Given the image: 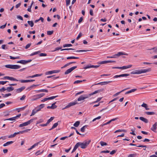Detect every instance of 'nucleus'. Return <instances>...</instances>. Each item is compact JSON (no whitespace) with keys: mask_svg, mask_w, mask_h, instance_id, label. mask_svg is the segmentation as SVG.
<instances>
[{"mask_svg":"<svg viewBox=\"0 0 157 157\" xmlns=\"http://www.w3.org/2000/svg\"><path fill=\"white\" fill-rule=\"evenodd\" d=\"M104 90V89L102 88L97 90H96L94 91V92H92L90 94L88 95H87L86 94L82 95L80 96L77 99V100L78 101H80L83 100H84V99H86L88 97H90V96L92 95L95 94L97 93H100L101 92H102Z\"/></svg>","mask_w":157,"mask_h":157,"instance_id":"f257e3e1","label":"nucleus"},{"mask_svg":"<svg viewBox=\"0 0 157 157\" xmlns=\"http://www.w3.org/2000/svg\"><path fill=\"white\" fill-rule=\"evenodd\" d=\"M90 142L91 140H90L87 141H85L82 143L78 142L76 144L77 145L78 147L80 146L82 148L85 149L87 147Z\"/></svg>","mask_w":157,"mask_h":157,"instance_id":"f03ea898","label":"nucleus"},{"mask_svg":"<svg viewBox=\"0 0 157 157\" xmlns=\"http://www.w3.org/2000/svg\"><path fill=\"white\" fill-rule=\"evenodd\" d=\"M150 71V69L136 70L132 72L131 74H140Z\"/></svg>","mask_w":157,"mask_h":157,"instance_id":"7ed1b4c3","label":"nucleus"},{"mask_svg":"<svg viewBox=\"0 0 157 157\" xmlns=\"http://www.w3.org/2000/svg\"><path fill=\"white\" fill-rule=\"evenodd\" d=\"M5 67L10 69H17L20 68L21 67L20 66L16 65L7 64L5 65Z\"/></svg>","mask_w":157,"mask_h":157,"instance_id":"20e7f679","label":"nucleus"},{"mask_svg":"<svg viewBox=\"0 0 157 157\" xmlns=\"http://www.w3.org/2000/svg\"><path fill=\"white\" fill-rule=\"evenodd\" d=\"M78 104V103L76 101H75L74 102H72L69 103L68 105H66L65 107L63 108L62 109L63 110H64V109H67L68 108H70L71 106H74L77 104Z\"/></svg>","mask_w":157,"mask_h":157,"instance_id":"39448f33","label":"nucleus"},{"mask_svg":"<svg viewBox=\"0 0 157 157\" xmlns=\"http://www.w3.org/2000/svg\"><path fill=\"white\" fill-rule=\"evenodd\" d=\"M77 68V66H74L66 70V71L65 72V74L67 75L69 74Z\"/></svg>","mask_w":157,"mask_h":157,"instance_id":"423d86ee","label":"nucleus"},{"mask_svg":"<svg viewBox=\"0 0 157 157\" xmlns=\"http://www.w3.org/2000/svg\"><path fill=\"white\" fill-rule=\"evenodd\" d=\"M32 59H29L28 60H21L19 61H18L17 63H20L23 64H25L31 62L32 61Z\"/></svg>","mask_w":157,"mask_h":157,"instance_id":"0eeeda50","label":"nucleus"},{"mask_svg":"<svg viewBox=\"0 0 157 157\" xmlns=\"http://www.w3.org/2000/svg\"><path fill=\"white\" fill-rule=\"evenodd\" d=\"M59 70H55L51 71H49L46 72L45 73L46 75H51L53 73H57L60 72Z\"/></svg>","mask_w":157,"mask_h":157,"instance_id":"6e6552de","label":"nucleus"},{"mask_svg":"<svg viewBox=\"0 0 157 157\" xmlns=\"http://www.w3.org/2000/svg\"><path fill=\"white\" fill-rule=\"evenodd\" d=\"M57 97H58V96L57 95V96H56L51 97H48V98H45L44 99L42 100H41V101L42 102H44L46 101H47L48 100H52V99H53L56 98Z\"/></svg>","mask_w":157,"mask_h":157,"instance_id":"1a4fd4ad","label":"nucleus"},{"mask_svg":"<svg viewBox=\"0 0 157 157\" xmlns=\"http://www.w3.org/2000/svg\"><path fill=\"white\" fill-rule=\"evenodd\" d=\"M21 116V114H20L17 115L16 116L10 118H9L5 119L4 121L10 120V121H14L16 120L17 117H19Z\"/></svg>","mask_w":157,"mask_h":157,"instance_id":"9d476101","label":"nucleus"},{"mask_svg":"<svg viewBox=\"0 0 157 157\" xmlns=\"http://www.w3.org/2000/svg\"><path fill=\"white\" fill-rule=\"evenodd\" d=\"M112 81H105L104 82H100L95 84V85H104L108 84L109 83L111 82Z\"/></svg>","mask_w":157,"mask_h":157,"instance_id":"9b49d317","label":"nucleus"},{"mask_svg":"<svg viewBox=\"0 0 157 157\" xmlns=\"http://www.w3.org/2000/svg\"><path fill=\"white\" fill-rule=\"evenodd\" d=\"M129 75L128 74H121L119 75H116L113 77V78H117L118 77H126L129 76Z\"/></svg>","mask_w":157,"mask_h":157,"instance_id":"f8f14e48","label":"nucleus"},{"mask_svg":"<svg viewBox=\"0 0 157 157\" xmlns=\"http://www.w3.org/2000/svg\"><path fill=\"white\" fill-rule=\"evenodd\" d=\"M157 122L155 123L152 125V127L151 128V130L152 131L155 132L157 129Z\"/></svg>","mask_w":157,"mask_h":157,"instance_id":"ddd939ff","label":"nucleus"},{"mask_svg":"<svg viewBox=\"0 0 157 157\" xmlns=\"http://www.w3.org/2000/svg\"><path fill=\"white\" fill-rule=\"evenodd\" d=\"M44 106V104H41L37 107H36L35 109H36L37 111L38 112L39 111H40L43 108Z\"/></svg>","mask_w":157,"mask_h":157,"instance_id":"4468645a","label":"nucleus"},{"mask_svg":"<svg viewBox=\"0 0 157 157\" xmlns=\"http://www.w3.org/2000/svg\"><path fill=\"white\" fill-rule=\"evenodd\" d=\"M35 80L33 79H29V80H20L18 81H20L21 83H25L32 82L35 81Z\"/></svg>","mask_w":157,"mask_h":157,"instance_id":"2eb2a0df","label":"nucleus"},{"mask_svg":"<svg viewBox=\"0 0 157 157\" xmlns=\"http://www.w3.org/2000/svg\"><path fill=\"white\" fill-rule=\"evenodd\" d=\"M25 87L24 86L21 87V88L17 89L16 90V91L17 93L21 92L23 90H24Z\"/></svg>","mask_w":157,"mask_h":157,"instance_id":"dca6fc26","label":"nucleus"},{"mask_svg":"<svg viewBox=\"0 0 157 157\" xmlns=\"http://www.w3.org/2000/svg\"><path fill=\"white\" fill-rule=\"evenodd\" d=\"M127 55L128 54L126 53H123V52H118L117 54H116V56L119 57L121 55Z\"/></svg>","mask_w":157,"mask_h":157,"instance_id":"f3484780","label":"nucleus"},{"mask_svg":"<svg viewBox=\"0 0 157 157\" xmlns=\"http://www.w3.org/2000/svg\"><path fill=\"white\" fill-rule=\"evenodd\" d=\"M41 142V141H40L38 142H37L35 144L33 145L30 148H29L28 149V150H30L32 149L33 148L35 147L36 146H37Z\"/></svg>","mask_w":157,"mask_h":157,"instance_id":"a211bd4d","label":"nucleus"},{"mask_svg":"<svg viewBox=\"0 0 157 157\" xmlns=\"http://www.w3.org/2000/svg\"><path fill=\"white\" fill-rule=\"evenodd\" d=\"M139 119L140 120H141V121H143L144 122L146 123H147L148 122V120L147 119L145 118L144 117H140L139 118Z\"/></svg>","mask_w":157,"mask_h":157,"instance_id":"6ab92c4d","label":"nucleus"},{"mask_svg":"<svg viewBox=\"0 0 157 157\" xmlns=\"http://www.w3.org/2000/svg\"><path fill=\"white\" fill-rule=\"evenodd\" d=\"M128 89V88H126V89H125L122 90L121 91L117 92L116 94H114L113 95V97H115L117 96L118 95H119L121 93L124 91V90H127Z\"/></svg>","mask_w":157,"mask_h":157,"instance_id":"aec40b11","label":"nucleus"},{"mask_svg":"<svg viewBox=\"0 0 157 157\" xmlns=\"http://www.w3.org/2000/svg\"><path fill=\"white\" fill-rule=\"evenodd\" d=\"M45 95V94L44 93H41L35 95L34 96L37 97L38 98H39L42 97H43Z\"/></svg>","mask_w":157,"mask_h":157,"instance_id":"412c9836","label":"nucleus"},{"mask_svg":"<svg viewBox=\"0 0 157 157\" xmlns=\"http://www.w3.org/2000/svg\"><path fill=\"white\" fill-rule=\"evenodd\" d=\"M33 119H32L26 122H24L25 123V125L27 126L30 124L31 123L33 122Z\"/></svg>","mask_w":157,"mask_h":157,"instance_id":"4be33fe9","label":"nucleus"},{"mask_svg":"<svg viewBox=\"0 0 157 157\" xmlns=\"http://www.w3.org/2000/svg\"><path fill=\"white\" fill-rule=\"evenodd\" d=\"M136 90V89H132L131 90H130L129 91H128L126 92L125 93V94H128L131 93L132 92H135Z\"/></svg>","mask_w":157,"mask_h":157,"instance_id":"5701e85b","label":"nucleus"},{"mask_svg":"<svg viewBox=\"0 0 157 157\" xmlns=\"http://www.w3.org/2000/svg\"><path fill=\"white\" fill-rule=\"evenodd\" d=\"M13 143V142L12 141H9L7 142L6 143L4 144L3 145V146L4 147L6 146H8L10 144H12Z\"/></svg>","mask_w":157,"mask_h":157,"instance_id":"b1692460","label":"nucleus"},{"mask_svg":"<svg viewBox=\"0 0 157 157\" xmlns=\"http://www.w3.org/2000/svg\"><path fill=\"white\" fill-rule=\"evenodd\" d=\"M14 90V88L12 86L8 87L7 88L6 90H7L8 92H10Z\"/></svg>","mask_w":157,"mask_h":157,"instance_id":"393cba45","label":"nucleus"},{"mask_svg":"<svg viewBox=\"0 0 157 157\" xmlns=\"http://www.w3.org/2000/svg\"><path fill=\"white\" fill-rule=\"evenodd\" d=\"M38 111L35 108L33 110L32 113L30 115V116H31L34 115Z\"/></svg>","mask_w":157,"mask_h":157,"instance_id":"a878e982","label":"nucleus"},{"mask_svg":"<svg viewBox=\"0 0 157 157\" xmlns=\"http://www.w3.org/2000/svg\"><path fill=\"white\" fill-rule=\"evenodd\" d=\"M27 23L31 27H33L34 25V24L33 21H27Z\"/></svg>","mask_w":157,"mask_h":157,"instance_id":"bb28decb","label":"nucleus"},{"mask_svg":"<svg viewBox=\"0 0 157 157\" xmlns=\"http://www.w3.org/2000/svg\"><path fill=\"white\" fill-rule=\"evenodd\" d=\"M88 125H85V126H84L83 127H82V128H81V131L82 132H84L85 131V129L87 127Z\"/></svg>","mask_w":157,"mask_h":157,"instance_id":"cd10ccee","label":"nucleus"},{"mask_svg":"<svg viewBox=\"0 0 157 157\" xmlns=\"http://www.w3.org/2000/svg\"><path fill=\"white\" fill-rule=\"evenodd\" d=\"M145 113L148 115H152L155 114V113L153 112H145Z\"/></svg>","mask_w":157,"mask_h":157,"instance_id":"c85d7f7f","label":"nucleus"},{"mask_svg":"<svg viewBox=\"0 0 157 157\" xmlns=\"http://www.w3.org/2000/svg\"><path fill=\"white\" fill-rule=\"evenodd\" d=\"M80 124V122L79 121H77L74 124V126L76 127H78L79 124Z\"/></svg>","mask_w":157,"mask_h":157,"instance_id":"c756f323","label":"nucleus"},{"mask_svg":"<svg viewBox=\"0 0 157 157\" xmlns=\"http://www.w3.org/2000/svg\"><path fill=\"white\" fill-rule=\"evenodd\" d=\"M79 58V57H75V56H69L67 57V59H78Z\"/></svg>","mask_w":157,"mask_h":157,"instance_id":"7c9ffc66","label":"nucleus"},{"mask_svg":"<svg viewBox=\"0 0 157 157\" xmlns=\"http://www.w3.org/2000/svg\"><path fill=\"white\" fill-rule=\"evenodd\" d=\"M38 92H48V90L45 89H42L39 90L37 91Z\"/></svg>","mask_w":157,"mask_h":157,"instance_id":"2f4dec72","label":"nucleus"},{"mask_svg":"<svg viewBox=\"0 0 157 157\" xmlns=\"http://www.w3.org/2000/svg\"><path fill=\"white\" fill-rule=\"evenodd\" d=\"M10 115V112H5L3 113V116L4 117H6Z\"/></svg>","mask_w":157,"mask_h":157,"instance_id":"473e14b6","label":"nucleus"},{"mask_svg":"<svg viewBox=\"0 0 157 157\" xmlns=\"http://www.w3.org/2000/svg\"><path fill=\"white\" fill-rule=\"evenodd\" d=\"M109 63L108 60L101 61L98 63L99 64H102Z\"/></svg>","mask_w":157,"mask_h":157,"instance_id":"72a5a7b5","label":"nucleus"},{"mask_svg":"<svg viewBox=\"0 0 157 157\" xmlns=\"http://www.w3.org/2000/svg\"><path fill=\"white\" fill-rule=\"evenodd\" d=\"M29 130H30V129H27L23 131H19L17 132L18 133V134H22L24 132H27Z\"/></svg>","mask_w":157,"mask_h":157,"instance_id":"f704fd0d","label":"nucleus"},{"mask_svg":"<svg viewBox=\"0 0 157 157\" xmlns=\"http://www.w3.org/2000/svg\"><path fill=\"white\" fill-rule=\"evenodd\" d=\"M54 118V117H51L50 119H48L47 122V124H48L50 122H51L52 121L53 119Z\"/></svg>","mask_w":157,"mask_h":157,"instance_id":"c9c22d12","label":"nucleus"},{"mask_svg":"<svg viewBox=\"0 0 157 157\" xmlns=\"http://www.w3.org/2000/svg\"><path fill=\"white\" fill-rule=\"evenodd\" d=\"M92 65H91L90 64L87 65L85 67L83 68L84 69H86L88 68H92L91 67Z\"/></svg>","mask_w":157,"mask_h":157,"instance_id":"e433bc0d","label":"nucleus"},{"mask_svg":"<svg viewBox=\"0 0 157 157\" xmlns=\"http://www.w3.org/2000/svg\"><path fill=\"white\" fill-rule=\"evenodd\" d=\"M124 67V69H128V68H130L131 67H132V65H128V66H123Z\"/></svg>","mask_w":157,"mask_h":157,"instance_id":"4c0bfd02","label":"nucleus"},{"mask_svg":"<svg viewBox=\"0 0 157 157\" xmlns=\"http://www.w3.org/2000/svg\"><path fill=\"white\" fill-rule=\"evenodd\" d=\"M100 144L102 146H106V145H107V143L105 142H103V141H101L100 142Z\"/></svg>","mask_w":157,"mask_h":157,"instance_id":"58836bf2","label":"nucleus"},{"mask_svg":"<svg viewBox=\"0 0 157 157\" xmlns=\"http://www.w3.org/2000/svg\"><path fill=\"white\" fill-rule=\"evenodd\" d=\"M9 80H11V81H18L19 80L16 79V78H15L13 77H10L9 78Z\"/></svg>","mask_w":157,"mask_h":157,"instance_id":"ea45409f","label":"nucleus"},{"mask_svg":"<svg viewBox=\"0 0 157 157\" xmlns=\"http://www.w3.org/2000/svg\"><path fill=\"white\" fill-rule=\"evenodd\" d=\"M34 3V2L33 1L32 2V3L30 6V7L28 9H27V10L29 11V12H31V7L33 5V4Z\"/></svg>","mask_w":157,"mask_h":157,"instance_id":"a19ab883","label":"nucleus"},{"mask_svg":"<svg viewBox=\"0 0 157 157\" xmlns=\"http://www.w3.org/2000/svg\"><path fill=\"white\" fill-rule=\"evenodd\" d=\"M10 59H19L20 58L19 56H17L16 57H13L12 56H10Z\"/></svg>","mask_w":157,"mask_h":157,"instance_id":"79ce46f5","label":"nucleus"},{"mask_svg":"<svg viewBox=\"0 0 157 157\" xmlns=\"http://www.w3.org/2000/svg\"><path fill=\"white\" fill-rule=\"evenodd\" d=\"M78 147L77 146V145L76 144L75 145L74 149H73L71 153H73L74 152H75V150H76V149L78 148Z\"/></svg>","mask_w":157,"mask_h":157,"instance_id":"37998d69","label":"nucleus"},{"mask_svg":"<svg viewBox=\"0 0 157 157\" xmlns=\"http://www.w3.org/2000/svg\"><path fill=\"white\" fill-rule=\"evenodd\" d=\"M72 46V45L71 44H65L63 45V47L64 48L66 47H71Z\"/></svg>","mask_w":157,"mask_h":157,"instance_id":"c03bdc74","label":"nucleus"},{"mask_svg":"<svg viewBox=\"0 0 157 157\" xmlns=\"http://www.w3.org/2000/svg\"><path fill=\"white\" fill-rule=\"evenodd\" d=\"M53 31H48L47 32V34L48 35H50L53 34Z\"/></svg>","mask_w":157,"mask_h":157,"instance_id":"a18cd8bd","label":"nucleus"},{"mask_svg":"<svg viewBox=\"0 0 157 157\" xmlns=\"http://www.w3.org/2000/svg\"><path fill=\"white\" fill-rule=\"evenodd\" d=\"M56 104V102L53 103L52 105V109H54L55 108H56L57 106L55 105V104Z\"/></svg>","mask_w":157,"mask_h":157,"instance_id":"49530a36","label":"nucleus"},{"mask_svg":"<svg viewBox=\"0 0 157 157\" xmlns=\"http://www.w3.org/2000/svg\"><path fill=\"white\" fill-rule=\"evenodd\" d=\"M136 155V154H130L128 155V157H134Z\"/></svg>","mask_w":157,"mask_h":157,"instance_id":"de8ad7c7","label":"nucleus"},{"mask_svg":"<svg viewBox=\"0 0 157 157\" xmlns=\"http://www.w3.org/2000/svg\"><path fill=\"white\" fill-rule=\"evenodd\" d=\"M26 107V106H25L22 108H20L19 109L17 108L16 109V110H18V112H19L20 111V110H19V109H21L22 110L24 109Z\"/></svg>","mask_w":157,"mask_h":157,"instance_id":"09e8293b","label":"nucleus"},{"mask_svg":"<svg viewBox=\"0 0 157 157\" xmlns=\"http://www.w3.org/2000/svg\"><path fill=\"white\" fill-rule=\"evenodd\" d=\"M101 98H97V99L96 101H94V102H93V103H97V102H98V101H100L101 100Z\"/></svg>","mask_w":157,"mask_h":157,"instance_id":"8fccbe9b","label":"nucleus"},{"mask_svg":"<svg viewBox=\"0 0 157 157\" xmlns=\"http://www.w3.org/2000/svg\"><path fill=\"white\" fill-rule=\"evenodd\" d=\"M59 122V121H58L57 122V123H55L52 126V127L53 128H56L58 125V122Z\"/></svg>","mask_w":157,"mask_h":157,"instance_id":"3c124183","label":"nucleus"},{"mask_svg":"<svg viewBox=\"0 0 157 157\" xmlns=\"http://www.w3.org/2000/svg\"><path fill=\"white\" fill-rule=\"evenodd\" d=\"M75 49L72 48H64L62 49L61 51H63V50H74Z\"/></svg>","mask_w":157,"mask_h":157,"instance_id":"603ef678","label":"nucleus"},{"mask_svg":"<svg viewBox=\"0 0 157 157\" xmlns=\"http://www.w3.org/2000/svg\"><path fill=\"white\" fill-rule=\"evenodd\" d=\"M47 55V54L44 53H41L39 54L40 56H45Z\"/></svg>","mask_w":157,"mask_h":157,"instance_id":"864d4df0","label":"nucleus"},{"mask_svg":"<svg viewBox=\"0 0 157 157\" xmlns=\"http://www.w3.org/2000/svg\"><path fill=\"white\" fill-rule=\"evenodd\" d=\"M87 51H89V50H77L74 51L76 52H85Z\"/></svg>","mask_w":157,"mask_h":157,"instance_id":"5fc2aeb1","label":"nucleus"},{"mask_svg":"<svg viewBox=\"0 0 157 157\" xmlns=\"http://www.w3.org/2000/svg\"><path fill=\"white\" fill-rule=\"evenodd\" d=\"M82 82V80H77L75 81L74 82V84H77V83H78L80 82Z\"/></svg>","mask_w":157,"mask_h":157,"instance_id":"6e6d98bb","label":"nucleus"},{"mask_svg":"<svg viewBox=\"0 0 157 157\" xmlns=\"http://www.w3.org/2000/svg\"><path fill=\"white\" fill-rule=\"evenodd\" d=\"M43 122V120L42 119H40L37 121V124L41 123Z\"/></svg>","mask_w":157,"mask_h":157,"instance_id":"4d7b16f0","label":"nucleus"},{"mask_svg":"<svg viewBox=\"0 0 157 157\" xmlns=\"http://www.w3.org/2000/svg\"><path fill=\"white\" fill-rule=\"evenodd\" d=\"M6 90V88H5V87H3L0 89V92H3Z\"/></svg>","mask_w":157,"mask_h":157,"instance_id":"13d9d810","label":"nucleus"},{"mask_svg":"<svg viewBox=\"0 0 157 157\" xmlns=\"http://www.w3.org/2000/svg\"><path fill=\"white\" fill-rule=\"evenodd\" d=\"M8 82L7 81H0V84H1L2 85H4L6 84L7 82Z\"/></svg>","mask_w":157,"mask_h":157,"instance_id":"bf43d9fd","label":"nucleus"},{"mask_svg":"<svg viewBox=\"0 0 157 157\" xmlns=\"http://www.w3.org/2000/svg\"><path fill=\"white\" fill-rule=\"evenodd\" d=\"M66 5L68 6L69 5L70 2V0H66Z\"/></svg>","mask_w":157,"mask_h":157,"instance_id":"052dcab7","label":"nucleus"},{"mask_svg":"<svg viewBox=\"0 0 157 157\" xmlns=\"http://www.w3.org/2000/svg\"><path fill=\"white\" fill-rule=\"evenodd\" d=\"M31 45V43H29V44H28L25 46V48L26 49H27L28 48H29V47H30Z\"/></svg>","mask_w":157,"mask_h":157,"instance_id":"680f3d73","label":"nucleus"},{"mask_svg":"<svg viewBox=\"0 0 157 157\" xmlns=\"http://www.w3.org/2000/svg\"><path fill=\"white\" fill-rule=\"evenodd\" d=\"M101 118V116H99L96 118H95L93 120H92V121L94 122V121H96V120H98V119H100V118Z\"/></svg>","mask_w":157,"mask_h":157,"instance_id":"e2e57ef3","label":"nucleus"},{"mask_svg":"<svg viewBox=\"0 0 157 157\" xmlns=\"http://www.w3.org/2000/svg\"><path fill=\"white\" fill-rule=\"evenodd\" d=\"M141 106L142 107L146 108L147 107V104L143 103V104L141 105Z\"/></svg>","mask_w":157,"mask_h":157,"instance_id":"0e129e2a","label":"nucleus"},{"mask_svg":"<svg viewBox=\"0 0 157 157\" xmlns=\"http://www.w3.org/2000/svg\"><path fill=\"white\" fill-rule=\"evenodd\" d=\"M6 24H7L6 23L5 25L1 26L0 27V29H2L6 27Z\"/></svg>","mask_w":157,"mask_h":157,"instance_id":"69168bd1","label":"nucleus"},{"mask_svg":"<svg viewBox=\"0 0 157 157\" xmlns=\"http://www.w3.org/2000/svg\"><path fill=\"white\" fill-rule=\"evenodd\" d=\"M90 14L91 16H93L94 13L93 12V10H90Z\"/></svg>","mask_w":157,"mask_h":157,"instance_id":"338daca9","label":"nucleus"},{"mask_svg":"<svg viewBox=\"0 0 157 157\" xmlns=\"http://www.w3.org/2000/svg\"><path fill=\"white\" fill-rule=\"evenodd\" d=\"M26 97V96L25 95H23V96L20 98V99L21 100H24L25 98Z\"/></svg>","mask_w":157,"mask_h":157,"instance_id":"774afa93","label":"nucleus"}]
</instances>
